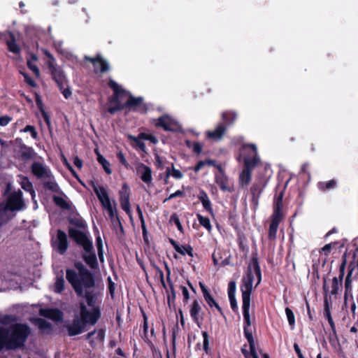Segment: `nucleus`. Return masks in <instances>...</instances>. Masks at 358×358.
Listing matches in <instances>:
<instances>
[{
	"label": "nucleus",
	"instance_id": "1",
	"mask_svg": "<svg viewBox=\"0 0 358 358\" xmlns=\"http://www.w3.org/2000/svg\"><path fill=\"white\" fill-rule=\"evenodd\" d=\"M254 273L257 278L256 287L262 281V271L259 263L257 252H252L250 262L241 280V291L242 296V309L243 315V334L249 345L255 343L251 328L250 315V296L252 292Z\"/></svg>",
	"mask_w": 358,
	"mask_h": 358
},
{
	"label": "nucleus",
	"instance_id": "2",
	"mask_svg": "<svg viewBox=\"0 0 358 358\" xmlns=\"http://www.w3.org/2000/svg\"><path fill=\"white\" fill-rule=\"evenodd\" d=\"M31 334L30 327L26 323L15 322L8 327L0 326V352L17 350L25 347Z\"/></svg>",
	"mask_w": 358,
	"mask_h": 358
},
{
	"label": "nucleus",
	"instance_id": "3",
	"mask_svg": "<svg viewBox=\"0 0 358 358\" xmlns=\"http://www.w3.org/2000/svg\"><path fill=\"white\" fill-rule=\"evenodd\" d=\"M74 267L78 273L73 269L66 268V278L76 295L83 296V288L91 289L95 287L94 275L80 262H75Z\"/></svg>",
	"mask_w": 358,
	"mask_h": 358
},
{
	"label": "nucleus",
	"instance_id": "4",
	"mask_svg": "<svg viewBox=\"0 0 358 358\" xmlns=\"http://www.w3.org/2000/svg\"><path fill=\"white\" fill-rule=\"evenodd\" d=\"M68 233L70 238L83 248L82 259L85 264L91 269H96L99 263L92 238L87 233L73 227H69Z\"/></svg>",
	"mask_w": 358,
	"mask_h": 358
},
{
	"label": "nucleus",
	"instance_id": "5",
	"mask_svg": "<svg viewBox=\"0 0 358 358\" xmlns=\"http://www.w3.org/2000/svg\"><path fill=\"white\" fill-rule=\"evenodd\" d=\"M44 53L48 58V67L52 80L57 83L64 98L69 99L72 92L68 86V81L64 71L60 66L56 65L55 59L49 51L45 50Z\"/></svg>",
	"mask_w": 358,
	"mask_h": 358
},
{
	"label": "nucleus",
	"instance_id": "6",
	"mask_svg": "<svg viewBox=\"0 0 358 358\" xmlns=\"http://www.w3.org/2000/svg\"><path fill=\"white\" fill-rule=\"evenodd\" d=\"M128 99L124 103L120 101L113 106L108 108V112L113 115L118 111L124 110V114L127 115L129 112H138L145 113L147 112V106L143 103V98L142 96L135 97L129 92H127Z\"/></svg>",
	"mask_w": 358,
	"mask_h": 358
},
{
	"label": "nucleus",
	"instance_id": "7",
	"mask_svg": "<svg viewBox=\"0 0 358 358\" xmlns=\"http://www.w3.org/2000/svg\"><path fill=\"white\" fill-rule=\"evenodd\" d=\"M347 264V256L346 253H344L342 256L341 264L339 266V275L338 277H334L331 282V289L329 291V287L327 283V278H323V290L327 296V293H330L331 295H336L338 292L341 289L343 286V280L345 275V267Z\"/></svg>",
	"mask_w": 358,
	"mask_h": 358
},
{
	"label": "nucleus",
	"instance_id": "8",
	"mask_svg": "<svg viewBox=\"0 0 358 358\" xmlns=\"http://www.w3.org/2000/svg\"><path fill=\"white\" fill-rule=\"evenodd\" d=\"M24 206L22 192L19 189L7 196L5 205L0 203V211H20L23 209Z\"/></svg>",
	"mask_w": 358,
	"mask_h": 358
},
{
	"label": "nucleus",
	"instance_id": "9",
	"mask_svg": "<svg viewBox=\"0 0 358 358\" xmlns=\"http://www.w3.org/2000/svg\"><path fill=\"white\" fill-rule=\"evenodd\" d=\"M241 152L244 159V169L252 172V170L260 161L256 145L254 144L244 145L241 149Z\"/></svg>",
	"mask_w": 358,
	"mask_h": 358
},
{
	"label": "nucleus",
	"instance_id": "10",
	"mask_svg": "<svg viewBox=\"0 0 358 358\" xmlns=\"http://www.w3.org/2000/svg\"><path fill=\"white\" fill-rule=\"evenodd\" d=\"M79 309V317L87 325H95L101 317L99 306L94 307L89 310L84 302H80L78 305Z\"/></svg>",
	"mask_w": 358,
	"mask_h": 358
},
{
	"label": "nucleus",
	"instance_id": "11",
	"mask_svg": "<svg viewBox=\"0 0 358 358\" xmlns=\"http://www.w3.org/2000/svg\"><path fill=\"white\" fill-rule=\"evenodd\" d=\"M268 179L264 176H258L250 189V192L252 195L251 204L252 208L255 210L259 206V199L264 189L267 185Z\"/></svg>",
	"mask_w": 358,
	"mask_h": 358
},
{
	"label": "nucleus",
	"instance_id": "12",
	"mask_svg": "<svg viewBox=\"0 0 358 358\" xmlns=\"http://www.w3.org/2000/svg\"><path fill=\"white\" fill-rule=\"evenodd\" d=\"M155 126L166 131L176 132L180 129L178 122L169 115L160 116L155 120Z\"/></svg>",
	"mask_w": 358,
	"mask_h": 358
},
{
	"label": "nucleus",
	"instance_id": "13",
	"mask_svg": "<svg viewBox=\"0 0 358 358\" xmlns=\"http://www.w3.org/2000/svg\"><path fill=\"white\" fill-rule=\"evenodd\" d=\"M51 245L59 254L64 255L69 248L66 234L62 229H57L56 238L52 241Z\"/></svg>",
	"mask_w": 358,
	"mask_h": 358
},
{
	"label": "nucleus",
	"instance_id": "14",
	"mask_svg": "<svg viewBox=\"0 0 358 358\" xmlns=\"http://www.w3.org/2000/svg\"><path fill=\"white\" fill-rule=\"evenodd\" d=\"M85 61L91 62L94 67L95 73H104L110 70V66L108 62L104 59L101 54H96L94 57L85 56Z\"/></svg>",
	"mask_w": 358,
	"mask_h": 358
},
{
	"label": "nucleus",
	"instance_id": "15",
	"mask_svg": "<svg viewBox=\"0 0 358 358\" xmlns=\"http://www.w3.org/2000/svg\"><path fill=\"white\" fill-rule=\"evenodd\" d=\"M282 199H283V192H280L273 206V212L271 215V222L280 224V222L282 221L284 218V215L282 212L283 208V203H282Z\"/></svg>",
	"mask_w": 358,
	"mask_h": 358
},
{
	"label": "nucleus",
	"instance_id": "16",
	"mask_svg": "<svg viewBox=\"0 0 358 358\" xmlns=\"http://www.w3.org/2000/svg\"><path fill=\"white\" fill-rule=\"evenodd\" d=\"M219 172L215 173V181L216 184L220 187V189L224 192H232L234 191L233 187L229 185V179L221 165L216 166Z\"/></svg>",
	"mask_w": 358,
	"mask_h": 358
},
{
	"label": "nucleus",
	"instance_id": "17",
	"mask_svg": "<svg viewBox=\"0 0 358 358\" xmlns=\"http://www.w3.org/2000/svg\"><path fill=\"white\" fill-rule=\"evenodd\" d=\"M129 191L128 185L124 183L120 192V203L122 209L131 218V205L129 202Z\"/></svg>",
	"mask_w": 358,
	"mask_h": 358
},
{
	"label": "nucleus",
	"instance_id": "18",
	"mask_svg": "<svg viewBox=\"0 0 358 358\" xmlns=\"http://www.w3.org/2000/svg\"><path fill=\"white\" fill-rule=\"evenodd\" d=\"M87 324L78 317L73 318L72 324L66 325V329L69 336H74L82 334Z\"/></svg>",
	"mask_w": 358,
	"mask_h": 358
},
{
	"label": "nucleus",
	"instance_id": "19",
	"mask_svg": "<svg viewBox=\"0 0 358 358\" xmlns=\"http://www.w3.org/2000/svg\"><path fill=\"white\" fill-rule=\"evenodd\" d=\"M164 268L166 271V281L169 286L170 293L167 296V303L171 308L172 306H175V301L176 298V291L174 289L173 283L171 279V269L166 261H164Z\"/></svg>",
	"mask_w": 358,
	"mask_h": 358
},
{
	"label": "nucleus",
	"instance_id": "20",
	"mask_svg": "<svg viewBox=\"0 0 358 358\" xmlns=\"http://www.w3.org/2000/svg\"><path fill=\"white\" fill-rule=\"evenodd\" d=\"M31 171L33 175L38 178H53L50 169L46 168L43 164L38 162H35L31 164Z\"/></svg>",
	"mask_w": 358,
	"mask_h": 358
},
{
	"label": "nucleus",
	"instance_id": "21",
	"mask_svg": "<svg viewBox=\"0 0 358 358\" xmlns=\"http://www.w3.org/2000/svg\"><path fill=\"white\" fill-rule=\"evenodd\" d=\"M136 173L140 176L143 182L150 185L152 180V170L150 167L142 162H138L136 166Z\"/></svg>",
	"mask_w": 358,
	"mask_h": 358
},
{
	"label": "nucleus",
	"instance_id": "22",
	"mask_svg": "<svg viewBox=\"0 0 358 358\" xmlns=\"http://www.w3.org/2000/svg\"><path fill=\"white\" fill-rule=\"evenodd\" d=\"M92 187L94 193L96 194L99 201H100L103 208L108 207V206L111 204L108 194L103 186H97L93 182Z\"/></svg>",
	"mask_w": 358,
	"mask_h": 358
},
{
	"label": "nucleus",
	"instance_id": "23",
	"mask_svg": "<svg viewBox=\"0 0 358 358\" xmlns=\"http://www.w3.org/2000/svg\"><path fill=\"white\" fill-rule=\"evenodd\" d=\"M199 286H200L201 292L203 294L204 300L206 301L207 304L211 308L215 307L219 311V313L222 315H224V313H223L222 308L216 302V301L215 300L214 297L211 295L210 291L207 289L206 285L203 283H202V282H199Z\"/></svg>",
	"mask_w": 358,
	"mask_h": 358
},
{
	"label": "nucleus",
	"instance_id": "24",
	"mask_svg": "<svg viewBox=\"0 0 358 358\" xmlns=\"http://www.w3.org/2000/svg\"><path fill=\"white\" fill-rule=\"evenodd\" d=\"M108 84V86L113 90L114 92L113 96L109 99L108 102L110 104L113 103L114 105H115L120 101V97L126 94L127 91L121 89L118 84L113 80H110Z\"/></svg>",
	"mask_w": 358,
	"mask_h": 358
},
{
	"label": "nucleus",
	"instance_id": "25",
	"mask_svg": "<svg viewBox=\"0 0 358 358\" xmlns=\"http://www.w3.org/2000/svg\"><path fill=\"white\" fill-rule=\"evenodd\" d=\"M39 314L55 321H60L63 318V313L58 308H41Z\"/></svg>",
	"mask_w": 358,
	"mask_h": 358
},
{
	"label": "nucleus",
	"instance_id": "26",
	"mask_svg": "<svg viewBox=\"0 0 358 358\" xmlns=\"http://www.w3.org/2000/svg\"><path fill=\"white\" fill-rule=\"evenodd\" d=\"M169 241L174 250L179 254L183 256L187 254L191 257H194L193 248L189 244L180 245L173 238H169Z\"/></svg>",
	"mask_w": 358,
	"mask_h": 358
},
{
	"label": "nucleus",
	"instance_id": "27",
	"mask_svg": "<svg viewBox=\"0 0 358 358\" xmlns=\"http://www.w3.org/2000/svg\"><path fill=\"white\" fill-rule=\"evenodd\" d=\"M201 311V307L197 300H194L192 303L191 308L189 310L190 316L199 327H201V322L203 320V317H199V313Z\"/></svg>",
	"mask_w": 358,
	"mask_h": 358
},
{
	"label": "nucleus",
	"instance_id": "28",
	"mask_svg": "<svg viewBox=\"0 0 358 358\" xmlns=\"http://www.w3.org/2000/svg\"><path fill=\"white\" fill-rule=\"evenodd\" d=\"M108 213V216L111 220V222L113 225H117L122 233H124V227L120 221V218L117 215V209L115 207H113L112 204L108 206V207L105 208Z\"/></svg>",
	"mask_w": 358,
	"mask_h": 358
},
{
	"label": "nucleus",
	"instance_id": "29",
	"mask_svg": "<svg viewBox=\"0 0 358 358\" xmlns=\"http://www.w3.org/2000/svg\"><path fill=\"white\" fill-rule=\"evenodd\" d=\"M227 131V127L223 123H220L213 131H208L206 136L208 138L219 141Z\"/></svg>",
	"mask_w": 358,
	"mask_h": 358
},
{
	"label": "nucleus",
	"instance_id": "30",
	"mask_svg": "<svg viewBox=\"0 0 358 358\" xmlns=\"http://www.w3.org/2000/svg\"><path fill=\"white\" fill-rule=\"evenodd\" d=\"M198 199L201 202L203 208L210 215H213V209L212 207L211 201L209 199V197L207 193L201 189L199 192V194L198 195Z\"/></svg>",
	"mask_w": 358,
	"mask_h": 358
},
{
	"label": "nucleus",
	"instance_id": "31",
	"mask_svg": "<svg viewBox=\"0 0 358 358\" xmlns=\"http://www.w3.org/2000/svg\"><path fill=\"white\" fill-rule=\"evenodd\" d=\"M352 276L347 275L345 279L344 286H345V293H344V304H347L348 298L350 296L352 300H353L352 295Z\"/></svg>",
	"mask_w": 358,
	"mask_h": 358
},
{
	"label": "nucleus",
	"instance_id": "32",
	"mask_svg": "<svg viewBox=\"0 0 358 358\" xmlns=\"http://www.w3.org/2000/svg\"><path fill=\"white\" fill-rule=\"evenodd\" d=\"M36 152L31 147H28L26 145L21 146L20 157L23 160H30L34 159Z\"/></svg>",
	"mask_w": 358,
	"mask_h": 358
},
{
	"label": "nucleus",
	"instance_id": "33",
	"mask_svg": "<svg viewBox=\"0 0 358 358\" xmlns=\"http://www.w3.org/2000/svg\"><path fill=\"white\" fill-rule=\"evenodd\" d=\"M43 187H44V189H45L47 190H50L52 192L62 194L64 196L66 197V196L64 194V193L60 189L59 186L58 185V184L56 182V181L54 179L44 182Z\"/></svg>",
	"mask_w": 358,
	"mask_h": 358
},
{
	"label": "nucleus",
	"instance_id": "34",
	"mask_svg": "<svg viewBox=\"0 0 358 358\" xmlns=\"http://www.w3.org/2000/svg\"><path fill=\"white\" fill-rule=\"evenodd\" d=\"M87 290L85 292L83 291V295L81 296L82 297H84L85 299V301L87 305L93 308L94 307H97L98 306H96V295L94 292L92 291H89V289H86Z\"/></svg>",
	"mask_w": 358,
	"mask_h": 358
},
{
	"label": "nucleus",
	"instance_id": "35",
	"mask_svg": "<svg viewBox=\"0 0 358 358\" xmlns=\"http://www.w3.org/2000/svg\"><path fill=\"white\" fill-rule=\"evenodd\" d=\"M318 189L322 192H327L337 187V181L334 179L329 181H322L317 183Z\"/></svg>",
	"mask_w": 358,
	"mask_h": 358
},
{
	"label": "nucleus",
	"instance_id": "36",
	"mask_svg": "<svg viewBox=\"0 0 358 358\" xmlns=\"http://www.w3.org/2000/svg\"><path fill=\"white\" fill-rule=\"evenodd\" d=\"M9 36L10 40L6 42L8 50L14 54H19L20 48L16 43L15 35L12 32H9Z\"/></svg>",
	"mask_w": 358,
	"mask_h": 358
},
{
	"label": "nucleus",
	"instance_id": "37",
	"mask_svg": "<svg viewBox=\"0 0 358 358\" xmlns=\"http://www.w3.org/2000/svg\"><path fill=\"white\" fill-rule=\"evenodd\" d=\"M52 200L55 204L62 209L69 210L71 208L69 203L62 196L54 195L52 196Z\"/></svg>",
	"mask_w": 358,
	"mask_h": 358
},
{
	"label": "nucleus",
	"instance_id": "38",
	"mask_svg": "<svg viewBox=\"0 0 358 358\" xmlns=\"http://www.w3.org/2000/svg\"><path fill=\"white\" fill-rule=\"evenodd\" d=\"M96 153L97 155V161L101 164L103 169L107 174H111L112 170L110 169V164L108 160L105 159V157L101 155L97 150H96Z\"/></svg>",
	"mask_w": 358,
	"mask_h": 358
},
{
	"label": "nucleus",
	"instance_id": "39",
	"mask_svg": "<svg viewBox=\"0 0 358 358\" xmlns=\"http://www.w3.org/2000/svg\"><path fill=\"white\" fill-rule=\"evenodd\" d=\"M65 289V281L63 275L57 276L55 285L54 292L57 294H61Z\"/></svg>",
	"mask_w": 358,
	"mask_h": 358
},
{
	"label": "nucleus",
	"instance_id": "40",
	"mask_svg": "<svg viewBox=\"0 0 358 358\" xmlns=\"http://www.w3.org/2000/svg\"><path fill=\"white\" fill-rule=\"evenodd\" d=\"M252 172L243 168L240 173L239 181L242 186L248 185L251 180Z\"/></svg>",
	"mask_w": 358,
	"mask_h": 358
},
{
	"label": "nucleus",
	"instance_id": "41",
	"mask_svg": "<svg viewBox=\"0 0 358 358\" xmlns=\"http://www.w3.org/2000/svg\"><path fill=\"white\" fill-rule=\"evenodd\" d=\"M70 224L75 226L80 229H85L87 224L82 217H69L68 220Z\"/></svg>",
	"mask_w": 358,
	"mask_h": 358
},
{
	"label": "nucleus",
	"instance_id": "42",
	"mask_svg": "<svg viewBox=\"0 0 358 358\" xmlns=\"http://www.w3.org/2000/svg\"><path fill=\"white\" fill-rule=\"evenodd\" d=\"M222 117L225 124L229 126L235 122L236 119V114L234 112L225 111L222 113Z\"/></svg>",
	"mask_w": 358,
	"mask_h": 358
},
{
	"label": "nucleus",
	"instance_id": "43",
	"mask_svg": "<svg viewBox=\"0 0 358 358\" xmlns=\"http://www.w3.org/2000/svg\"><path fill=\"white\" fill-rule=\"evenodd\" d=\"M96 246L97 248V253H98L99 259L101 262H104L103 246V241H102V239H101V237L100 236V235H98L96 237Z\"/></svg>",
	"mask_w": 358,
	"mask_h": 358
},
{
	"label": "nucleus",
	"instance_id": "44",
	"mask_svg": "<svg viewBox=\"0 0 358 358\" xmlns=\"http://www.w3.org/2000/svg\"><path fill=\"white\" fill-rule=\"evenodd\" d=\"M206 165L212 166H217L216 164L215 160L210 159H207L206 160H201V161L198 162V163L196 164V165L194 168V171L196 173H197Z\"/></svg>",
	"mask_w": 358,
	"mask_h": 358
},
{
	"label": "nucleus",
	"instance_id": "45",
	"mask_svg": "<svg viewBox=\"0 0 358 358\" xmlns=\"http://www.w3.org/2000/svg\"><path fill=\"white\" fill-rule=\"evenodd\" d=\"M249 347L250 352H248L245 349H241V352L244 357L245 358H259L256 351L255 343L250 344Z\"/></svg>",
	"mask_w": 358,
	"mask_h": 358
},
{
	"label": "nucleus",
	"instance_id": "46",
	"mask_svg": "<svg viewBox=\"0 0 358 358\" xmlns=\"http://www.w3.org/2000/svg\"><path fill=\"white\" fill-rule=\"evenodd\" d=\"M197 219L199 220V224L206 228L209 232L212 229V225L210 224V219L207 217H204L200 214L196 215Z\"/></svg>",
	"mask_w": 358,
	"mask_h": 358
},
{
	"label": "nucleus",
	"instance_id": "47",
	"mask_svg": "<svg viewBox=\"0 0 358 358\" xmlns=\"http://www.w3.org/2000/svg\"><path fill=\"white\" fill-rule=\"evenodd\" d=\"M166 178H169L170 176H171L176 179H180L183 176V174L179 170L174 168L173 164H172V169L170 167L166 168Z\"/></svg>",
	"mask_w": 358,
	"mask_h": 358
},
{
	"label": "nucleus",
	"instance_id": "48",
	"mask_svg": "<svg viewBox=\"0 0 358 358\" xmlns=\"http://www.w3.org/2000/svg\"><path fill=\"white\" fill-rule=\"evenodd\" d=\"M17 321V317L12 315H4L0 318V323L3 325H11Z\"/></svg>",
	"mask_w": 358,
	"mask_h": 358
},
{
	"label": "nucleus",
	"instance_id": "49",
	"mask_svg": "<svg viewBox=\"0 0 358 358\" xmlns=\"http://www.w3.org/2000/svg\"><path fill=\"white\" fill-rule=\"evenodd\" d=\"M279 224L275 223H270L268 228V238L271 241H273L276 238L277 231Z\"/></svg>",
	"mask_w": 358,
	"mask_h": 358
},
{
	"label": "nucleus",
	"instance_id": "50",
	"mask_svg": "<svg viewBox=\"0 0 358 358\" xmlns=\"http://www.w3.org/2000/svg\"><path fill=\"white\" fill-rule=\"evenodd\" d=\"M36 323L38 325V329L41 330H50L52 329L51 323L44 319L38 318L36 320Z\"/></svg>",
	"mask_w": 358,
	"mask_h": 358
},
{
	"label": "nucleus",
	"instance_id": "51",
	"mask_svg": "<svg viewBox=\"0 0 358 358\" xmlns=\"http://www.w3.org/2000/svg\"><path fill=\"white\" fill-rule=\"evenodd\" d=\"M285 313L287 317L289 325L290 326L291 329H293L295 326V317L293 311L289 308L287 307L285 308Z\"/></svg>",
	"mask_w": 358,
	"mask_h": 358
},
{
	"label": "nucleus",
	"instance_id": "52",
	"mask_svg": "<svg viewBox=\"0 0 358 358\" xmlns=\"http://www.w3.org/2000/svg\"><path fill=\"white\" fill-rule=\"evenodd\" d=\"M186 145L189 148H192L193 152L197 155H199L202 152V145L199 142L192 143L189 141H186Z\"/></svg>",
	"mask_w": 358,
	"mask_h": 358
},
{
	"label": "nucleus",
	"instance_id": "53",
	"mask_svg": "<svg viewBox=\"0 0 358 358\" xmlns=\"http://www.w3.org/2000/svg\"><path fill=\"white\" fill-rule=\"evenodd\" d=\"M139 137L141 139L149 141L153 144H157L158 143V139L157 137L150 134L141 132L139 134Z\"/></svg>",
	"mask_w": 358,
	"mask_h": 358
},
{
	"label": "nucleus",
	"instance_id": "54",
	"mask_svg": "<svg viewBox=\"0 0 358 358\" xmlns=\"http://www.w3.org/2000/svg\"><path fill=\"white\" fill-rule=\"evenodd\" d=\"M22 188L26 192H29L30 193H34V190L33 189L32 183L27 178H25L21 183Z\"/></svg>",
	"mask_w": 358,
	"mask_h": 358
},
{
	"label": "nucleus",
	"instance_id": "55",
	"mask_svg": "<svg viewBox=\"0 0 358 358\" xmlns=\"http://www.w3.org/2000/svg\"><path fill=\"white\" fill-rule=\"evenodd\" d=\"M201 334H202V336H203V350L206 352V353L208 354L209 350H210V348H209V336H208V332L206 331H203Z\"/></svg>",
	"mask_w": 358,
	"mask_h": 358
},
{
	"label": "nucleus",
	"instance_id": "56",
	"mask_svg": "<svg viewBox=\"0 0 358 358\" xmlns=\"http://www.w3.org/2000/svg\"><path fill=\"white\" fill-rule=\"evenodd\" d=\"M20 74H22L24 77V81L29 85L31 87H36L37 86L35 80L31 78L27 73L23 71H20Z\"/></svg>",
	"mask_w": 358,
	"mask_h": 358
},
{
	"label": "nucleus",
	"instance_id": "57",
	"mask_svg": "<svg viewBox=\"0 0 358 358\" xmlns=\"http://www.w3.org/2000/svg\"><path fill=\"white\" fill-rule=\"evenodd\" d=\"M116 156H117V158L118 159L120 163L122 166H124L127 169H129L131 168L122 151L117 152Z\"/></svg>",
	"mask_w": 358,
	"mask_h": 358
},
{
	"label": "nucleus",
	"instance_id": "58",
	"mask_svg": "<svg viewBox=\"0 0 358 358\" xmlns=\"http://www.w3.org/2000/svg\"><path fill=\"white\" fill-rule=\"evenodd\" d=\"M129 138L136 143V145L141 151L145 152V144L142 141L143 139L140 138L139 135L137 137L130 136Z\"/></svg>",
	"mask_w": 358,
	"mask_h": 358
},
{
	"label": "nucleus",
	"instance_id": "59",
	"mask_svg": "<svg viewBox=\"0 0 358 358\" xmlns=\"http://www.w3.org/2000/svg\"><path fill=\"white\" fill-rule=\"evenodd\" d=\"M324 315L327 320L330 317H332L330 311L329 303L327 296L324 297Z\"/></svg>",
	"mask_w": 358,
	"mask_h": 358
},
{
	"label": "nucleus",
	"instance_id": "60",
	"mask_svg": "<svg viewBox=\"0 0 358 358\" xmlns=\"http://www.w3.org/2000/svg\"><path fill=\"white\" fill-rule=\"evenodd\" d=\"M171 221L176 224L178 231H180V232H183V227L182 226V224L180 221L178 216L176 213L173 214L171 216Z\"/></svg>",
	"mask_w": 358,
	"mask_h": 358
},
{
	"label": "nucleus",
	"instance_id": "61",
	"mask_svg": "<svg viewBox=\"0 0 358 358\" xmlns=\"http://www.w3.org/2000/svg\"><path fill=\"white\" fill-rule=\"evenodd\" d=\"M27 64L28 68L33 71V73L35 74V76L38 78L40 76V71L39 69L36 65L33 64L32 61L31 59H27Z\"/></svg>",
	"mask_w": 358,
	"mask_h": 358
},
{
	"label": "nucleus",
	"instance_id": "62",
	"mask_svg": "<svg viewBox=\"0 0 358 358\" xmlns=\"http://www.w3.org/2000/svg\"><path fill=\"white\" fill-rule=\"evenodd\" d=\"M154 268H155L156 271H157V274L159 275V279H160V282L162 284V286L166 289V285L165 283V280H164V272L162 271V269L157 266V265H154Z\"/></svg>",
	"mask_w": 358,
	"mask_h": 358
},
{
	"label": "nucleus",
	"instance_id": "63",
	"mask_svg": "<svg viewBox=\"0 0 358 358\" xmlns=\"http://www.w3.org/2000/svg\"><path fill=\"white\" fill-rule=\"evenodd\" d=\"M24 132H29L30 134H31V136L34 138V139H36L37 137H38V133L37 131H36V129L34 127V126H32V125H27L25 127V128L24 129Z\"/></svg>",
	"mask_w": 358,
	"mask_h": 358
},
{
	"label": "nucleus",
	"instance_id": "64",
	"mask_svg": "<svg viewBox=\"0 0 358 358\" xmlns=\"http://www.w3.org/2000/svg\"><path fill=\"white\" fill-rule=\"evenodd\" d=\"M236 285L235 281H230L228 284V296H236Z\"/></svg>",
	"mask_w": 358,
	"mask_h": 358
}]
</instances>
